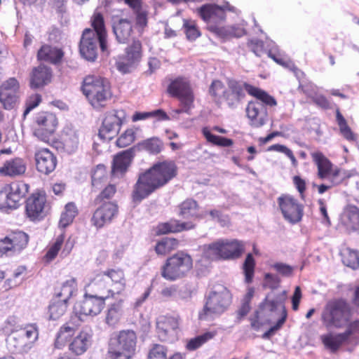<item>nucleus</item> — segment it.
<instances>
[{
	"mask_svg": "<svg viewBox=\"0 0 359 359\" xmlns=\"http://www.w3.org/2000/svg\"><path fill=\"white\" fill-rule=\"evenodd\" d=\"M126 288V278L121 269H108L90 277L85 286L86 293L82 300L74 306V315L78 323L86 317L99 315L105 305V300L122 294Z\"/></svg>",
	"mask_w": 359,
	"mask_h": 359,
	"instance_id": "nucleus-1",
	"label": "nucleus"
},
{
	"mask_svg": "<svg viewBox=\"0 0 359 359\" xmlns=\"http://www.w3.org/2000/svg\"><path fill=\"white\" fill-rule=\"evenodd\" d=\"M177 174V167L173 161H158L139 174L132 193L133 201L140 203L157 189L163 187Z\"/></svg>",
	"mask_w": 359,
	"mask_h": 359,
	"instance_id": "nucleus-2",
	"label": "nucleus"
},
{
	"mask_svg": "<svg viewBox=\"0 0 359 359\" xmlns=\"http://www.w3.org/2000/svg\"><path fill=\"white\" fill-rule=\"evenodd\" d=\"M78 318L71 317L58 330L54 341V348L63 349L67 345L69 350L75 355L84 353L91 345L92 334L87 330H79Z\"/></svg>",
	"mask_w": 359,
	"mask_h": 359,
	"instance_id": "nucleus-3",
	"label": "nucleus"
},
{
	"mask_svg": "<svg viewBox=\"0 0 359 359\" xmlns=\"http://www.w3.org/2000/svg\"><path fill=\"white\" fill-rule=\"evenodd\" d=\"M91 21L93 29H86L83 31L79 46L81 55L88 61H94L97 58L98 45L102 53L109 54L102 15L95 13Z\"/></svg>",
	"mask_w": 359,
	"mask_h": 359,
	"instance_id": "nucleus-4",
	"label": "nucleus"
},
{
	"mask_svg": "<svg viewBox=\"0 0 359 359\" xmlns=\"http://www.w3.org/2000/svg\"><path fill=\"white\" fill-rule=\"evenodd\" d=\"M196 13L207 23L209 30L220 37H241L245 34L243 27H219L217 25L224 20L226 15L224 10L216 4H205L198 8Z\"/></svg>",
	"mask_w": 359,
	"mask_h": 359,
	"instance_id": "nucleus-5",
	"label": "nucleus"
},
{
	"mask_svg": "<svg viewBox=\"0 0 359 359\" xmlns=\"http://www.w3.org/2000/svg\"><path fill=\"white\" fill-rule=\"evenodd\" d=\"M231 294L223 285H216L205 298V304L198 313L202 320L215 319L224 313L231 303Z\"/></svg>",
	"mask_w": 359,
	"mask_h": 359,
	"instance_id": "nucleus-6",
	"label": "nucleus"
},
{
	"mask_svg": "<svg viewBox=\"0 0 359 359\" xmlns=\"http://www.w3.org/2000/svg\"><path fill=\"white\" fill-rule=\"evenodd\" d=\"M82 90L90 104L96 109L104 107L112 96L109 81L100 76H86L83 81Z\"/></svg>",
	"mask_w": 359,
	"mask_h": 359,
	"instance_id": "nucleus-7",
	"label": "nucleus"
},
{
	"mask_svg": "<svg viewBox=\"0 0 359 359\" xmlns=\"http://www.w3.org/2000/svg\"><path fill=\"white\" fill-rule=\"evenodd\" d=\"M245 92L255 96L258 100H262L269 106H275L277 104L276 100L265 91L245 83L234 80L229 81L228 88L224 100H226L229 107H236L245 97Z\"/></svg>",
	"mask_w": 359,
	"mask_h": 359,
	"instance_id": "nucleus-8",
	"label": "nucleus"
},
{
	"mask_svg": "<svg viewBox=\"0 0 359 359\" xmlns=\"http://www.w3.org/2000/svg\"><path fill=\"white\" fill-rule=\"evenodd\" d=\"M137 335L133 330L120 331L111 339L106 359H131L135 355Z\"/></svg>",
	"mask_w": 359,
	"mask_h": 359,
	"instance_id": "nucleus-9",
	"label": "nucleus"
},
{
	"mask_svg": "<svg viewBox=\"0 0 359 359\" xmlns=\"http://www.w3.org/2000/svg\"><path fill=\"white\" fill-rule=\"evenodd\" d=\"M243 251V243L236 239L218 240L203 247V256L211 260L236 259Z\"/></svg>",
	"mask_w": 359,
	"mask_h": 359,
	"instance_id": "nucleus-10",
	"label": "nucleus"
},
{
	"mask_svg": "<svg viewBox=\"0 0 359 359\" xmlns=\"http://www.w3.org/2000/svg\"><path fill=\"white\" fill-rule=\"evenodd\" d=\"M193 266L190 255L180 252L168 258L162 269V276L169 280L184 277Z\"/></svg>",
	"mask_w": 359,
	"mask_h": 359,
	"instance_id": "nucleus-11",
	"label": "nucleus"
},
{
	"mask_svg": "<svg viewBox=\"0 0 359 359\" xmlns=\"http://www.w3.org/2000/svg\"><path fill=\"white\" fill-rule=\"evenodd\" d=\"M168 91L171 95L177 97L180 102V109L173 111L177 114L182 112L189 113L193 107L194 95L187 79L177 78L172 81Z\"/></svg>",
	"mask_w": 359,
	"mask_h": 359,
	"instance_id": "nucleus-12",
	"label": "nucleus"
},
{
	"mask_svg": "<svg viewBox=\"0 0 359 359\" xmlns=\"http://www.w3.org/2000/svg\"><path fill=\"white\" fill-rule=\"evenodd\" d=\"M349 306L343 300H334L327 303L323 313L326 326H341L349 316Z\"/></svg>",
	"mask_w": 359,
	"mask_h": 359,
	"instance_id": "nucleus-13",
	"label": "nucleus"
},
{
	"mask_svg": "<svg viewBox=\"0 0 359 359\" xmlns=\"http://www.w3.org/2000/svg\"><path fill=\"white\" fill-rule=\"evenodd\" d=\"M126 119V112L122 109H114L107 112L99 130V136L104 140H110L119 132Z\"/></svg>",
	"mask_w": 359,
	"mask_h": 359,
	"instance_id": "nucleus-14",
	"label": "nucleus"
},
{
	"mask_svg": "<svg viewBox=\"0 0 359 359\" xmlns=\"http://www.w3.org/2000/svg\"><path fill=\"white\" fill-rule=\"evenodd\" d=\"M29 236L23 231H13L0 240V256L14 255L27 246Z\"/></svg>",
	"mask_w": 359,
	"mask_h": 359,
	"instance_id": "nucleus-15",
	"label": "nucleus"
},
{
	"mask_svg": "<svg viewBox=\"0 0 359 359\" xmlns=\"http://www.w3.org/2000/svg\"><path fill=\"white\" fill-rule=\"evenodd\" d=\"M27 191V185L13 182L0 191V209L16 208Z\"/></svg>",
	"mask_w": 359,
	"mask_h": 359,
	"instance_id": "nucleus-16",
	"label": "nucleus"
},
{
	"mask_svg": "<svg viewBox=\"0 0 359 359\" xmlns=\"http://www.w3.org/2000/svg\"><path fill=\"white\" fill-rule=\"evenodd\" d=\"M278 203L284 219L291 224L299 222L303 215V208L290 195H283L278 198Z\"/></svg>",
	"mask_w": 359,
	"mask_h": 359,
	"instance_id": "nucleus-17",
	"label": "nucleus"
},
{
	"mask_svg": "<svg viewBox=\"0 0 359 359\" xmlns=\"http://www.w3.org/2000/svg\"><path fill=\"white\" fill-rule=\"evenodd\" d=\"M48 210V205L43 193H34L26 201V215L32 221L43 218Z\"/></svg>",
	"mask_w": 359,
	"mask_h": 359,
	"instance_id": "nucleus-18",
	"label": "nucleus"
},
{
	"mask_svg": "<svg viewBox=\"0 0 359 359\" xmlns=\"http://www.w3.org/2000/svg\"><path fill=\"white\" fill-rule=\"evenodd\" d=\"M35 122L37 126L34 130V135L44 142L55 132L57 125L55 116L47 112L37 114Z\"/></svg>",
	"mask_w": 359,
	"mask_h": 359,
	"instance_id": "nucleus-19",
	"label": "nucleus"
},
{
	"mask_svg": "<svg viewBox=\"0 0 359 359\" xmlns=\"http://www.w3.org/2000/svg\"><path fill=\"white\" fill-rule=\"evenodd\" d=\"M141 48V43L139 41H134L133 44L127 48L126 55L119 57L117 60V69L126 74L134 69L140 60Z\"/></svg>",
	"mask_w": 359,
	"mask_h": 359,
	"instance_id": "nucleus-20",
	"label": "nucleus"
},
{
	"mask_svg": "<svg viewBox=\"0 0 359 359\" xmlns=\"http://www.w3.org/2000/svg\"><path fill=\"white\" fill-rule=\"evenodd\" d=\"M180 325L178 316H162L156 322L158 337L162 341L173 340L177 337Z\"/></svg>",
	"mask_w": 359,
	"mask_h": 359,
	"instance_id": "nucleus-21",
	"label": "nucleus"
},
{
	"mask_svg": "<svg viewBox=\"0 0 359 359\" xmlns=\"http://www.w3.org/2000/svg\"><path fill=\"white\" fill-rule=\"evenodd\" d=\"M313 161L318 168V176L320 179H331L332 182L340 173V170L334 166L331 161L320 151H313L311 154Z\"/></svg>",
	"mask_w": 359,
	"mask_h": 359,
	"instance_id": "nucleus-22",
	"label": "nucleus"
},
{
	"mask_svg": "<svg viewBox=\"0 0 359 359\" xmlns=\"http://www.w3.org/2000/svg\"><path fill=\"white\" fill-rule=\"evenodd\" d=\"M19 83L15 78L5 81L0 86V102L6 109L15 107L18 100Z\"/></svg>",
	"mask_w": 359,
	"mask_h": 359,
	"instance_id": "nucleus-23",
	"label": "nucleus"
},
{
	"mask_svg": "<svg viewBox=\"0 0 359 359\" xmlns=\"http://www.w3.org/2000/svg\"><path fill=\"white\" fill-rule=\"evenodd\" d=\"M117 213L116 204L112 202L104 203L94 212L90 221L94 226L100 229L110 223Z\"/></svg>",
	"mask_w": 359,
	"mask_h": 359,
	"instance_id": "nucleus-24",
	"label": "nucleus"
},
{
	"mask_svg": "<svg viewBox=\"0 0 359 359\" xmlns=\"http://www.w3.org/2000/svg\"><path fill=\"white\" fill-rule=\"evenodd\" d=\"M265 104L266 103L261 100L248 103L246 114L252 126L259 128L265 124L267 120V110Z\"/></svg>",
	"mask_w": 359,
	"mask_h": 359,
	"instance_id": "nucleus-25",
	"label": "nucleus"
},
{
	"mask_svg": "<svg viewBox=\"0 0 359 359\" xmlns=\"http://www.w3.org/2000/svg\"><path fill=\"white\" fill-rule=\"evenodd\" d=\"M35 162L37 170L45 175L53 172L57 165L56 157L48 149H41L35 153Z\"/></svg>",
	"mask_w": 359,
	"mask_h": 359,
	"instance_id": "nucleus-26",
	"label": "nucleus"
},
{
	"mask_svg": "<svg viewBox=\"0 0 359 359\" xmlns=\"http://www.w3.org/2000/svg\"><path fill=\"white\" fill-rule=\"evenodd\" d=\"M19 337L20 343L19 348L24 352H28L39 339V328L36 324L26 325L20 330Z\"/></svg>",
	"mask_w": 359,
	"mask_h": 359,
	"instance_id": "nucleus-27",
	"label": "nucleus"
},
{
	"mask_svg": "<svg viewBox=\"0 0 359 359\" xmlns=\"http://www.w3.org/2000/svg\"><path fill=\"white\" fill-rule=\"evenodd\" d=\"M340 222L348 231H359V209L355 205L346 206L341 215Z\"/></svg>",
	"mask_w": 359,
	"mask_h": 359,
	"instance_id": "nucleus-28",
	"label": "nucleus"
},
{
	"mask_svg": "<svg viewBox=\"0 0 359 359\" xmlns=\"http://www.w3.org/2000/svg\"><path fill=\"white\" fill-rule=\"evenodd\" d=\"M52 73L50 68L39 65L33 69L30 75V86L32 88H39L50 82Z\"/></svg>",
	"mask_w": 359,
	"mask_h": 359,
	"instance_id": "nucleus-29",
	"label": "nucleus"
},
{
	"mask_svg": "<svg viewBox=\"0 0 359 359\" xmlns=\"http://www.w3.org/2000/svg\"><path fill=\"white\" fill-rule=\"evenodd\" d=\"M26 169L25 161L21 158H15L6 161L0 167V174L3 176L16 177L24 174Z\"/></svg>",
	"mask_w": 359,
	"mask_h": 359,
	"instance_id": "nucleus-30",
	"label": "nucleus"
},
{
	"mask_svg": "<svg viewBox=\"0 0 359 359\" xmlns=\"http://www.w3.org/2000/svg\"><path fill=\"white\" fill-rule=\"evenodd\" d=\"M77 290L76 280L70 278L60 283L55 289L54 298L68 303Z\"/></svg>",
	"mask_w": 359,
	"mask_h": 359,
	"instance_id": "nucleus-31",
	"label": "nucleus"
},
{
	"mask_svg": "<svg viewBox=\"0 0 359 359\" xmlns=\"http://www.w3.org/2000/svg\"><path fill=\"white\" fill-rule=\"evenodd\" d=\"M64 149L69 154L74 153L79 148V133L69 127L64 128L62 134Z\"/></svg>",
	"mask_w": 359,
	"mask_h": 359,
	"instance_id": "nucleus-32",
	"label": "nucleus"
},
{
	"mask_svg": "<svg viewBox=\"0 0 359 359\" xmlns=\"http://www.w3.org/2000/svg\"><path fill=\"white\" fill-rule=\"evenodd\" d=\"M132 161L131 152L124 151L118 154L112 164V174L115 176H122L127 171Z\"/></svg>",
	"mask_w": 359,
	"mask_h": 359,
	"instance_id": "nucleus-33",
	"label": "nucleus"
},
{
	"mask_svg": "<svg viewBox=\"0 0 359 359\" xmlns=\"http://www.w3.org/2000/svg\"><path fill=\"white\" fill-rule=\"evenodd\" d=\"M320 340L324 346L332 352L337 351L342 345L348 344L343 333L329 332L321 335Z\"/></svg>",
	"mask_w": 359,
	"mask_h": 359,
	"instance_id": "nucleus-34",
	"label": "nucleus"
},
{
	"mask_svg": "<svg viewBox=\"0 0 359 359\" xmlns=\"http://www.w3.org/2000/svg\"><path fill=\"white\" fill-rule=\"evenodd\" d=\"M194 226L191 222H180L177 220H170L168 222L162 223L156 227L157 234L176 233L184 230H189Z\"/></svg>",
	"mask_w": 359,
	"mask_h": 359,
	"instance_id": "nucleus-35",
	"label": "nucleus"
},
{
	"mask_svg": "<svg viewBox=\"0 0 359 359\" xmlns=\"http://www.w3.org/2000/svg\"><path fill=\"white\" fill-rule=\"evenodd\" d=\"M38 59L51 63L60 62L63 56L61 49L48 45H43L38 51Z\"/></svg>",
	"mask_w": 359,
	"mask_h": 359,
	"instance_id": "nucleus-36",
	"label": "nucleus"
},
{
	"mask_svg": "<svg viewBox=\"0 0 359 359\" xmlns=\"http://www.w3.org/2000/svg\"><path fill=\"white\" fill-rule=\"evenodd\" d=\"M114 32L118 42L126 43L130 39L132 33L131 22L126 19L120 20L114 26Z\"/></svg>",
	"mask_w": 359,
	"mask_h": 359,
	"instance_id": "nucleus-37",
	"label": "nucleus"
},
{
	"mask_svg": "<svg viewBox=\"0 0 359 359\" xmlns=\"http://www.w3.org/2000/svg\"><path fill=\"white\" fill-rule=\"evenodd\" d=\"M68 308V303L53 297L48 306V318L57 320L65 315Z\"/></svg>",
	"mask_w": 359,
	"mask_h": 359,
	"instance_id": "nucleus-38",
	"label": "nucleus"
},
{
	"mask_svg": "<svg viewBox=\"0 0 359 359\" xmlns=\"http://www.w3.org/2000/svg\"><path fill=\"white\" fill-rule=\"evenodd\" d=\"M123 301L120 300L117 302L109 305L106 315V323L110 326L117 325L123 315Z\"/></svg>",
	"mask_w": 359,
	"mask_h": 359,
	"instance_id": "nucleus-39",
	"label": "nucleus"
},
{
	"mask_svg": "<svg viewBox=\"0 0 359 359\" xmlns=\"http://www.w3.org/2000/svg\"><path fill=\"white\" fill-rule=\"evenodd\" d=\"M138 149L144 150L152 154H157L163 147L162 141L158 137H151L139 142L137 145Z\"/></svg>",
	"mask_w": 359,
	"mask_h": 359,
	"instance_id": "nucleus-40",
	"label": "nucleus"
},
{
	"mask_svg": "<svg viewBox=\"0 0 359 359\" xmlns=\"http://www.w3.org/2000/svg\"><path fill=\"white\" fill-rule=\"evenodd\" d=\"M77 214L78 210L75 204L73 203H67L61 215L59 226L62 228H65L73 222Z\"/></svg>",
	"mask_w": 359,
	"mask_h": 359,
	"instance_id": "nucleus-41",
	"label": "nucleus"
},
{
	"mask_svg": "<svg viewBox=\"0 0 359 359\" xmlns=\"http://www.w3.org/2000/svg\"><path fill=\"white\" fill-rule=\"evenodd\" d=\"M180 215L183 218H194L198 217V205L195 201L188 199L180 206Z\"/></svg>",
	"mask_w": 359,
	"mask_h": 359,
	"instance_id": "nucleus-42",
	"label": "nucleus"
},
{
	"mask_svg": "<svg viewBox=\"0 0 359 359\" xmlns=\"http://www.w3.org/2000/svg\"><path fill=\"white\" fill-rule=\"evenodd\" d=\"M65 235L61 233L58 236L54 242L50 243L47 248V252L44 257L46 262H50L53 260L57 255L59 251L62 249V246L64 244Z\"/></svg>",
	"mask_w": 359,
	"mask_h": 359,
	"instance_id": "nucleus-43",
	"label": "nucleus"
},
{
	"mask_svg": "<svg viewBox=\"0 0 359 359\" xmlns=\"http://www.w3.org/2000/svg\"><path fill=\"white\" fill-rule=\"evenodd\" d=\"M337 122L339 127L340 133L346 140L349 142L356 140V135L353 133L351 128L348 126L346 119L339 110L337 111Z\"/></svg>",
	"mask_w": 359,
	"mask_h": 359,
	"instance_id": "nucleus-44",
	"label": "nucleus"
},
{
	"mask_svg": "<svg viewBox=\"0 0 359 359\" xmlns=\"http://www.w3.org/2000/svg\"><path fill=\"white\" fill-rule=\"evenodd\" d=\"M341 257L344 265L353 269L359 266V254L357 251L345 249L341 252Z\"/></svg>",
	"mask_w": 359,
	"mask_h": 359,
	"instance_id": "nucleus-45",
	"label": "nucleus"
},
{
	"mask_svg": "<svg viewBox=\"0 0 359 359\" xmlns=\"http://www.w3.org/2000/svg\"><path fill=\"white\" fill-rule=\"evenodd\" d=\"M178 241L172 238H164L156 245V252L158 255H164L177 247Z\"/></svg>",
	"mask_w": 359,
	"mask_h": 359,
	"instance_id": "nucleus-46",
	"label": "nucleus"
},
{
	"mask_svg": "<svg viewBox=\"0 0 359 359\" xmlns=\"http://www.w3.org/2000/svg\"><path fill=\"white\" fill-rule=\"evenodd\" d=\"M139 129L132 127L126 130L117 139L116 144L119 147H126L131 144L136 138V133Z\"/></svg>",
	"mask_w": 359,
	"mask_h": 359,
	"instance_id": "nucleus-47",
	"label": "nucleus"
},
{
	"mask_svg": "<svg viewBox=\"0 0 359 359\" xmlns=\"http://www.w3.org/2000/svg\"><path fill=\"white\" fill-rule=\"evenodd\" d=\"M343 334L346 336L348 344H358L359 342V320L350 323Z\"/></svg>",
	"mask_w": 359,
	"mask_h": 359,
	"instance_id": "nucleus-48",
	"label": "nucleus"
},
{
	"mask_svg": "<svg viewBox=\"0 0 359 359\" xmlns=\"http://www.w3.org/2000/svg\"><path fill=\"white\" fill-rule=\"evenodd\" d=\"M216 335V332H207L201 335L197 336L194 339H190L187 344V348L190 351L196 350L202 346L208 340L212 339Z\"/></svg>",
	"mask_w": 359,
	"mask_h": 359,
	"instance_id": "nucleus-49",
	"label": "nucleus"
},
{
	"mask_svg": "<svg viewBox=\"0 0 359 359\" xmlns=\"http://www.w3.org/2000/svg\"><path fill=\"white\" fill-rule=\"evenodd\" d=\"M150 117H156L158 120H168L169 119L166 113L161 110L157 109L150 112H135L132 116V121L137 122L141 120H145Z\"/></svg>",
	"mask_w": 359,
	"mask_h": 359,
	"instance_id": "nucleus-50",
	"label": "nucleus"
},
{
	"mask_svg": "<svg viewBox=\"0 0 359 359\" xmlns=\"http://www.w3.org/2000/svg\"><path fill=\"white\" fill-rule=\"evenodd\" d=\"M183 28L187 38L190 41H194L201 36V32L196 22L193 20L184 19L183 20Z\"/></svg>",
	"mask_w": 359,
	"mask_h": 359,
	"instance_id": "nucleus-51",
	"label": "nucleus"
},
{
	"mask_svg": "<svg viewBox=\"0 0 359 359\" xmlns=\"http://www.w3.org/2000/svg\"><path fill=\"white\" fill-rule=\"evenodd\" d=\"M202 131L206 140L209 142L212 143L213 144L222 147H229L233 144L232 140L230 139L217 136L212 134L208 128H203Z\"/></svg>",
	"mask_w": 359,
	"mask_h": 359,
	"instance_id": "nucleus-52",
	"label": "nucleus"
},
{
	"mask_svg": "<svg viewBox=\"0 0 359 359\" xmlns=\"http://www.w3.org/2000/svg\"><path fill=\"white\" fill-rule=\"evenodd\" d=\"M226 89L221 81H214L210 87L209 92L216 102H220L221 100L224 99Z\"/></svg>",
	"mask_w": 359,
	"mask_h": 359,
	"instance_id": "nucleus-53",
	"label": "nucleus"
},
{
	"mask_svg": "<svg viewBox=\"0 0 359 359\" xmlns=\"http://www.w3.org/2000/svg\"><path fill=\"white\" fill-rule=\"evenodd\" d=\"M255 262L251 254H248L243 264V269L245 274V282L250 283L254 276Z\"/></svg>",
	"mask_w": 359,
	"mask_h": 359,
	"instance_id": "nucleus-54",
	"label": "nucleus"
},
{
	"mask_svg": "<svg viewBox=\"0 0 359 359\" xmlns=\"http://www.w3.org/2000/svg\"><path fill=\"white\" fill-rule=\"evenodd\" d=\"M92 185L98 187L107 179V171L103 165H98L92 171Z\"/></svg>",
	"mask_w": 359,
	"mask_h": 359,
	"instance_id": "nucleus-55",
	"label": "nucleus"
},
{
	"mask_svg": "<svg viewBox=\"0 0 359 359\" xmlns=\"http://www.w3.org/2000/svg\"><path fill=\"white\" fill-rule=\"evenodd\" d=\"M268 55L276 63L285 67L289 68L290 69H292L294 67V64L290 60V58L285 55L280 53L279 51L277 53H273L272 52V50H270Z\"/></svg>",
	"mask_w": 359,
	"mask_h": 359,
	"instance_id": "nucleus-56",
	"label": "nucleus"
},
{
	"mask_svg": "<svg viewBox=\"0 0 359 359\" xmlns=\"http://www.w3.org/2000/svg\"><path fill=\"white\" fill-rule=\"evenodd\" d=\"M286 299V292L283 291L280 294L278 295L275 299H269V298L266 299L264 302V307L269 309L270 311H273L276 310L279 306H282V309H285V307L283 306L285 300ZM284 313H283V316Z\"/></svg>",
	"mask_w": 359,
	"mask_h": 359,
	"instance_id": "nucleus-57",
	"label": "nucleus"
},
{
	"mask_svg": "<svg viewBox=\"0 0 359 359\" xmlns=\"http://www.w3.org/2000/svg\"><path fill=\"white\" fill-rule=\"evenodd\" d=\"M18 325L15 317H8L1 325L0 332L4 335H10L18 330Z\"/></svg>",
	"mask_w": 359,
	"mask_h": 359,
	"instance_id": "nucleus-58",
	"label": "nucleus"
},
{
	"mask_svg": "<svg viewBox=\"0 0 359 359\" xmlns=\"http://www.w3.org/2000/svg\"><path fill=\"white\" fill-rule=\"evenodd\" d=\"M268 151H275L285 154L291 161L294 167L297 165V161L294 156L292 150L282 144H273L268 148Z\"/></svg>",
	"mask_w": 359,
	"mask_h": 359,
	"instance_id": "nucleus-59",
	"label": "nucleus"
},
{
	"mask_svg": "<svg viewBox=\"0 0 359 359\" xmlns=\"http://www.w3.org/2000/svg\"><path fill=\"white\" fill-rule=\"evenodd\" d=\"M167 349L160 344H154L149 353V359H165Z\"/></svg>",
	"mask_w": 359,
	"mask_h": 359,
	"instance_id": "nucleus-60",
	"label": "nucleus"
},
{
	"mask_svg": "<svg viewBox=\"0 0 359 359\" xmlns=\"http://www.w3.org/2000/svg\"><path fill=\"white\" fill-rule=\"evenodd\" d=\"M133 9L136 11V25L142 29L147 25V13L140 7Z\"/></svg>",
	"mask_w": 359,
	"mask_h": 359,
	"instance_id": "nucleus-61",
	"label": "nucleus"
},
{
	"mask_svg": "<svg viewBox=\"0 0 359 359\" xmlns=\"http://www.w3.org/2000/svg\"><path fill=\"white\" fill-rule=\"evenodd\" d=\"M41 101V97L39 94H34L29 97L27 101V109L25 111V114H28L32 109L39 105Z\"/></svg>",
	"mask_w": 359,
	"mask_h": 359,
	"instance_id": "nucleus-62",
	"label": "nucleus"
},
{
	"mask_svg": "<svg viewBox=\"0 0 359 359\" xmlns=\"http://www.w3.org/2000/svg\"><path fill=\"white\" fill-rule=\"evenodd\" d=\"M273 268L281 275L285 276H290L292 275L293 272V267L290 265L283 264V263H276L273 265Z\"/></svg>",
	"mask_w": 359,
	"mask_h": 359,
	"instance_id": "nucleus-63",
	"label": "nucleus"
},
{
	"mask_svg": "<svg viewBox=\"0 0 359 359\" xmlns=\"http://www.w3.org/2000/svg\"><path fill=\"white\" fill-rule=\"evenodd\" d=\"M283 313H284L283 316H282V318L278 320L276 325H274L273 327H271L267 332H266L263 334V338L266 339V338L270 337L274 333L275 331H276L280 328V327L285 323V321L286 320V317H287L286 310H285L284 309H283Z\"/></svg>",
	"mask_w": 359,
	"mask_h": 359,
	"instance_id": "nucleus-64",
	"label": "nucleus"
}]
</instances>
